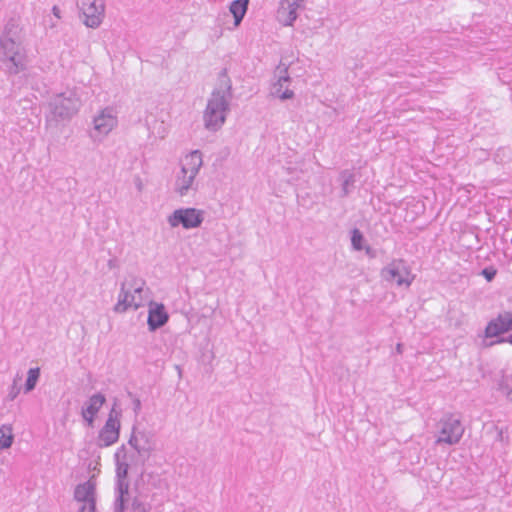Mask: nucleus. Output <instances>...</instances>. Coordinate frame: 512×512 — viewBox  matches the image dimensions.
Listing matches in <instances>:
<instances>
[{"mask_svg": "<svg viewBox=\"0 0 512 512\" xmlns=\"http://www.w3.org/2000/svg\"><path fill=\"white\" fill-rule=\"evenodd\" d=\"M109 131L110 130H88L87 134L94 142H100L107 136Z\"/></svg>", "mask_w": 512, "mask_h": 512, "instance_id": "nucleus-24", "label": "nucleus"}, {"mask_svg": "<svg viewBox=\"0 0 512 512\" xmlns=\"http://www.w3.org/2000/svg\"><path fill=\"white\" fill-rule=\"evenodd\" d=\"M389 132L391 133V136H392V137H395L394 130L386 129V130H384V131L381 133L380 138H381V139H384V136H386V137H390V135H388V134H389Z\"/></svg>", "mask_w": 512, "mask_h": 512, "instance_id": "nucleus-36", "label": "nucleus"}, {"mask_svg": "<svg viewBox=\"0 0 512 512\" xmlns=\"http://www.w3.org/2000/svg\"><path fill=\"white\" fill-rule=\"evenodd\" d=\"M339 181L341 183L340 197L345 198L355 188L357 175L353 170L345 169L340 172Z\"/></svg>", "mask_w": 512, "mask_h": 512, "instance_id": "nucleus-14", "label": "nucleus"}, {"mask_svg": "<svg viewBox=\"0 0 512 512\" xmlns=\"http://www.w3.org/2000/svg\"><path fill=\"white\" fill-rule=\"evenodd\" d=\"M116 499L114 502V512H125L126 503L129 495V482L127 480H116Z\"/></svg>", "mask_w": 512, "mask_h": 512, "instance_id": "nucleus-13", "label": "nucleus"}, {"mask_svg": "<svg viewBox=\"0 0 512 512\" xmlns=\"http://www.w3.org/2000/svg\"><path fill=\"white\" fill-rule=\"evenodd\" d=\"M96 483L89 479L84 483H80L74 490V499L78 502L88 503L90 512H96Z\"/></svg>", "mask_w": 512, "mask_h": 512, "instance_id": "nucleus-9", "label": "nucleus"}, {"mask_svg": "<svg viewBox=\"0 0 512 512\" xmlns=\"http://www.w3.org/2000/svg\"><path fill=\"white\" fill-rule=\"evenodd\" d=\"M506 397L509 401L512 402V388L507 391Z\"/></svg>", "mask_w": 512, "mask_h": 512, "instance_id": "nucleus-41", "label": "nucleus"}, {"mask_svg": "<svg viewBox=\"0 0 512 512\" xmlns=\"http://www.w3.org/2000/svg\"><path fill=\"white\" fill-rule=\"evenodd\" d=\"M227 103L223 96L216 94L210 99L204 119L207 128L222 126L225 122Z\"/></svg>", "mask_w": 512, "mask_h": 512, "instance_id": "nucleus-4", "label": "nucleus"}, {"mask_svg": "<svg viewBox=\"0 0 512 512\" xmlns=\"http://www.w3.org/2000/svg\"><path fill=\"white\" fill-rule=\"evenodd\" d=\"M131 508L133 512H149L151 510V505L135 497L132 501Z\"/></svg>", "mask_w": 512, "mask_h": 512, "instance_id": "nucleus-23", "label": "nucleus"}, {"mask_svg": "<svg viewBox=\"0 0 512 512\" xmlns=\"http://www.w3.org/2000/svg\"><path fill=\"white\" fill-rule=\"evenodd\" d=\"M293 96V92L291 90H286L281 96V99H289Z\"/></svg>", "mask_w": 512, "mask_h": 512, "instance_id": "nucleus-37", "label": "nucleus"}, {"mask_svg": "<svg viewBox=\"0 0 512 512\" xmlns=\"http://www.w3.org/2000/svg\"><path fill=\"white\" fill-rule=\"evenodd\" d=\"M512 330V313L499 314L495 319L488 322L484 335L486 338L498 337Z\"/></svg>", "mask_w": 512, "mask_h": 512, "instance_id": "nucleus-8", "label": "nucleus"}, {"mask_svg": "<svg viewBox=\"0 0 512 512\" xmlns=\"http://www.w3.org/2000/svg\"><path fill=\"white\" fill-rule=\"evenodd\" d=\"M505 151H506V150H505L504 148H500V149H498V151H497V153H496V157H497V158H499L501 153L505 154Z\"/></svg>", "mask_w": 512, "mask_h": 512, "instance_id": "nucleus-42", "label": "nucleus"}, {"mask_svg": "<svg viewBox=\"0 0 512 512\" xmlns=\"http://www.w3.org/2000/svg\"><path fill=\"white\" fill-rule=\"evenodd\" d=\"M169 321V314L163 303L150 301L148 305L147 325L150 332H155Z\"/></svg>", "mask_w": 512, "mask_h": 512, "instance_id": "nucleus-6", "label": "nucleus"}, {"mask_svg": "<svg viewBox=\"0 0 512 512\" xmlns=\"http://www.w3.org/2000/svg\"><path fill=\"white\" fill-rule=\"evenodd\" d=\"M248 1L249 0H235L230 6V12L234 16L236 26L239 25L246 13Z\"/></svg>", "mask_w": 512, "mask_h": 512, "instance_id": "nucleus-18", "label": "nucleus"}, {"mask_svg": "<svg viewBox=\"0 0 512 512\" xmlns=\"http://www.w3.org/2000/svg\"><path fill=\"white\" fill-rule=\"evenodd\" d=\"M503 439H504V438H503V430H502V429H500V430L498 431V433H497V440H498V441H503Z\"/></svg>", "mask_w": 512, "mask_h": 512, "instance_id": "nucleus-40", "label": "nucleus"}, {"mask_svg": "<svg viewBox=\"0 0 512 512\" xmlns=\"http://www.w3.org/2000/svg\"><path fill=\"white\" fill-rule=\"evenodd\" d=\"M12 426L9 424H3L0 427V450L8 449L12 446L14 435Z\"/></svg>", "mask_w": 512, "mask_h": 512, "instance_id": "nucleus-17", "label": "nucleus"}, {"mask_svg": "<svg viewBox=\"0 0 512 512\" xmlns=\"http://www.w3.org/2000/svg\"><path fill=\"white\" fill-rule=\"evenodd\" d=\"M138 439L140 441V449H138V454L141 458H143V462L149 459L152 451L155 449V439L154 434L151 431L141 430L138 431Z\"/></svg>", "mask_w": 512, "mask_h": 512, "instance_id": "nucleus-12", "label": "nucleus"}, {"mask_svg": "<svg viewBox=\"0 0 512 512\" xmlns=\"http://www.w3.org/2000/svg\"><path fill=\"white\" fill-rule=\"evenodd\" d=\"M176 368L178 369V371H179V374H181V369H180V366H176Z\"/></svg>", "mask_w": 512, "mask_h": 512, "instance_id": "nucleus-46", "label": "nucleus"}, {"mask_svg": "<svg viewBox=\"0 0 512 512\" xmlns=\"http://www.w3.org/2000/svg\"><path fill=\"white\" fill-rule=\"evenodd\" d=\"M203 165L202 153L200 150H193L186 155L184 162L181 166V174H192L197 176L200 168Z\"/></svg>", "mask_w": 512, "mask_h": 512, "instance_id": "nucleus-10", "label": "nucleus"}, {"mask_svg": "<svg viewBox=\"0 0 512 512\" xmlns=\"http://www.w3.org/2000/svg\"><path fill=\"white\" fill-rule=\"evenodd\" d=\"M497 274V269L494 266H487L483 268L480 272V275L483 276L487 282H491L494 280Z\"/></svg>", "mask_w": 512, "mask_h": 512, "instance_id": "nucleus-25", "label": "nucleus"}, {"mask_svg": "<svg viewBox=\"0 0 512 512\" xmlns=\"http://www.w3.org/2000/svg\"><path fill=\"white\" fill-rule=\"evenodd\" d=\"M381 277L388 282H395L397 286L405 287H409L415 279L410 266L403 259H393L381 269Z\"/></svg>", "mask_w": 512, "mask_h": 512, "instance_id": "nucleus-1", "label": "nucleus"}, {"mask_svg": "<svg viewBox=\"0 0 512 512\" xmlns=\"http://www.w3.org/2000/svg\"><path fill=\"white\" fill-rule=\"evenodd\" d=\"M120 429V421H114V419L108 417L104 426L98 433L96 440L97 447L104 448L116 443L119 440Z\"/></svg>", "mask_w": 512, "mask_h": 512, "instance_id": "nucleus-5", "label": "nucleus"}, {"mask_svg": "<svg viewBox=\"0 0 512 512\" xmlns=\"http://www.w3.org/2000/svg\"><path fill=\"white\" fill-rule=\"evenodd\" d=\"M116 119L110 111H104L97 120L95 128L100 129L104 126H114Z\"/></svg>", "mask_w": 512, "mask_h": 512, "instance_id": "nucleus-21", "label": "nucleus"}, {"mask_svg": "<svg viewBox=\"0 0 512 512\" xmlns=\"http://www.w3.org/2000/svg\"><path fill=\"white\" fill-rule=\"evenodd\" d=\"M136 430H137V428L134 425L132 427V432H131L130 438L128 440V444L138 452V449H140L139 447L141 445H140V441L138 439V431H136Z\"/></svg>", "mask_w": 512, "mask_h": 512, "instance_id": "nucleus-26", "label": "nucleus"}, {"mask_svg": "<svg viewBox=\"0 0 512 512\" xmlns=\"http://www.w3.org/2000/svg\"><path fill=\"white\" fill-rule=\"evenodd\" d=\"M81 415L83 417V419L87 422V425L89 427H93V424H94V419L96 417V415L94 414H86L85 411H81Z\"/></svg>", "mask_w": 512, "mask_h": 512, "instance_id": "nucleus-31", "label": "nucleus"}, {"mask_svg": "<svg viewBox=\"0 0 512 512\" xmlns=\"http://www.w3.org/2000/svg\"><path fill=\"white\" fill-rule=\"evenodd\" d=\"M505 342H508V343L512 344V334L509 335L508 337H500L496 341L492 342L490 345L499 344V343H505Z\"/></svg>", "mask_w": 512, "mask_h": 512, "instance_id": "nucleus-33", "label": "nucleus"}, {"mask_svg": "<svg viewBox=\"0 0 512 512\" xmlns=\"http://www.w3.org/2000/svg\"><path fill=\"white\" fill-rule=\"evenodd\" d=\"M144 281L134 278L132 283L129 284V289H133L135 293H141L143 290Z\"/></svg>", "mask_w": 512, "mask_h": 512, "instance_id": "nucleus-27", "label": "nucleus"}, {"mask_svg": "<svg viewBox=\"0 0 512 512\" xmlns=\"http://www.w3.org/2000/svg\"><path fill=\"white\" fill-rule=\"evenodd\" d=\"M204 221V211L193 207L176 209L168 216L172 228L182 226L189 230L199 228Z\"/></svg>", "mask_w": 512, "mask_h": 512, "instance_id": "nucleus-2", "label": "nucleus"}, {"mask_svg": "<svg viewBox=\"0 0 512 512\" xmlns=\"http://www.w3.org/2000/svg\"><path fill=\"white\" fill-rule=\"evenodd\" d=\"M53 12H54L55 16L60 17L59 16V9L57 7L53 8Z\"/></svg>", "mask_w": 512, "mask_h": 512, "instance_id": "nucleus-43", "label": "nucleus"}, {"mask_svg": "<svg viewBox=\"0 0 512 512\" xmlns=\"http://www.w3.org/2000/svg\"><path fill=\"white\" fill-rule=\"evenodd\" d=\"M105 402V395L98 392L89 397L87 401V406L83 407L82 410L85 411L86 414L97 415L101 407L105 404Z\"/></svg>", "mask_w": 512, "mask_h": 512, "instance_id": "nucleus-16", "label": "nucleus"}, {"mask_svg": "<svg viewBox=\"0 0 512 512\" xmlns=\"http://www.w3.org/2000/svg\"><path fill=\"white\" fill-rule=\"evenodd\" d=\"M129 465L126 462H116V480H127Z\"/></svg>", "mask_w": 512, "mask_h": 512, "instance_id": "nucleus-22", "label": "nucleus"}, {"mask_svg": "<svg viewBox=\"0 0 512 512\" xmlns=\"http://www.w3.org/2000/svg\"><path fill=\"white\" fill-rule=\"evenodd\" d=\"M129 397L133 400V411L135 414H138L141 410V401L139 398L135 397L131 392H128Z\"/></svg>", "mask_w": 512, "mask_h": 512, "instance_id": "nucleus-29", "label": "nucleus"}, {"mask_svg": "<svg viewBox=\"0 0 512 512\" xmlns=\"http://www.w3.org/2000/svg\"><path fill=\"white\" fill-rule=\"evenodd\" d=\"M403 349H404L403 344L398 343V344L396 345V352H397L398 354H402V353H403Z\"/></svg>", "mask_w": 512, "mask_h": 512, "instance_id": "nucleus-38", "label": "nucleus"}, {"mask_svg": "<svg viewBox=\"0 0 512 512\" xmlns=\"http://www.w3.org/2000/svg\"><path fill=\"white\" fill-rule=\"evenodd\" d=\"M78 512H90V508H88V507L84 504V505H82V506L79 508Z\"/></svg>", "mask_w": 512, "mask_h": 512, "instance_id": "nucleus-39", "label": "nucleus"}, {"mask_svg": "<svg viewBox=\"0 0 512 512\" xmlns=\"http://www.w3.org/2000/svg\"><path fill=\"white\" fill-rule=\"evenodd\" d=\"M146 476H147L148 478H153V474H152V473H148Z\"/></svg>", "mask_w": 512, "mask_h": 512, "instance_id": "nucleus-45", "label": "nucleus"}, {"mask_svg": "<svg viewBox=\"0 0 512 512\" xmlns=\"http://www.w3.org/2000/svg\"><path fill=\"white\" fill-rule=\"evenodd\" d=\"M40 368L34 367L30 368L27 372V378L24 384V393L27 394L33 391L37 385V382L40 378Z\"/></svg>", "mask_w": 512, "mask_h": 512, "instance_id": "nucleus-19", "label": "nucleus"}, {"mask_svg": "<svg viewBox=\"0 0 512 512\" xmlns=\"http://www.w3.org/2000/svg\"><path fill=\"white\" fill-rule=\"evenodd\" d=\"M464 427L459 418L452 414L445 415L440 421V436L437 443H446L448 445L457 444L462 438Z\"/></svg>", "mask_w": 512, "mask_h": 512, "instance_id": "nucleus-3", "label": "nucleus"}, {"mask_svg": "<svg viewBox=\"0 0 512 512\" xmlns=\"http://www.w3.org/2000/svg\"><path fill=\"white\" fill-rule=\"evenodd\" d=\"M20 392V388L16 385V382L14 381L13 385L10 388L8 397L10 400H14Z\"/></svg>", "mask_w": 512, "mask_h": 512, "instance_id": "nucleus-30", "label": "nucleus"}, {"mask_svg": "<svg viewBox=\"0 0 512 512\" xmlns=\"http://www.w3.org/2000/svg\"><path fill=\"white\" fill-rule=\"evenodd\" d=\"M117 407V400L115 399L114 404L108 414V417H111L114 419V421H120V417L122 416V411L119 409H116Z\"/></svg>", "mask_w": 512, "mask_h": 512, "instance_id": "nucleus-28", "label": "nucleus"}, {"mask_svg": "<svg viewBox=\"0 0 512 512\" xmlns=\"http://www.w3.org/2000/svg\"><path fill=\"white\" fill-rule=\"evenodd\" d=\"M79 3L86 25L90 27L99 25L104 11L102 0H80Z\"/></svg>", "mask_w": 512, "mask_h": 512, "instance_id": "nucleus-7", "label": "nucleus"}, {"mask_svg": "<svg viewBox=\"0 0 512 512\" xmlns=\"http://www.w3.org/2000/svg\"><path fill=\"white\" fill-rule=\"evenodd\" d=\"M364 250L366 255L369 256L370 258H374L376 256L375 250L372 247L366 246L364 247Z\"/></svg>", "mask_w": 512, "mask_h": 512, "instance_id": "nucleus-35", "label": "nucleus"}, {"mask_svg": "<svg viewBox=\"0 0 512 512\" xmlns=\"http://www.w3.org/2000/svg\"><path fill=\"white\" fill-rule=\"evenodd\" d=\"M134 183H135V186H136L137 190L139 192H141L143 190V183H142V180H141V178L139 176H135Z\"/></svg>", "mask_w": 512, "mask_h": 512, "instance_id": "nucleus-34", "label": "nucleus"}, {"mask_svg": "<svg viewBox=\"0 0 512 512\" xmlns=\"http://www.w3.org/2000/svg\"><path fill=\"white\" fill-rule=\"evenodd\" d=\"M126 285V282L121 284L118 302L114 306V311L117 313H124L130 307H134V309L140 307V304L134 303V295L131 294L130 289H126Z\"/></svg>", "mask_w": 512, "mask_h": 512, "instance_id": "nucleus-11", "label": "nucleus"}, {"mask_svg": "<svg viewBox=\"0 0 512 512\" xmlns=\"http://www.w3.org/2000/svg\"><path fill=\"white\" fill-rule=\"evenodd\" d=\"M108 266H109L110 268L114 267V260H109V261H108Z\"/></svg>", "mask_w": 512, "mask_h": 512, "instance_id": "nucleus-44", "label": "nucleus"}, {"mask_svg": "<svg viewBox=\"0 0 512 512\" xmlns=\"http://www.w3.org/2000/svg\"><path fill=\"white\" fill-rule=\"evenodd\" d=\"M195 175L192 174H181L177 176L175 181V191L180 196L187 195L190 189L197 190V187H194Z\"/></svg>", "mask_w": 512, "mask_h": 512, "instance_id": "nucleus-15", "label": "nucleus"}, {"mask_svg": "<svg viewBox=\"0 0 512 512\" xmlns=\"http://www.w3.org/2000/svg\"><path fill=\"white\" fill-rule=\"evenodd\" d=\"M351 234V246L356 251H361L364 249V235L358 228H353L350 231Z\"/></svg>", "mask_w": 512, "mask_h": 512, "instance_id": "nucleus-20", "label": "nucleus"}, {"mask_svg": "<svg viewBox=\"0 0 512 512\" xmlns=\"http://www.w3.org/2000/svg\"><path fill=\"white\" fill-rule=\"evenodd\" d=\"M120 457L125 458L126 457V447L123 444L121 447H119L114 455L115 462L120 461Z\"/></svg>", "mask_w": 512, "mask_h": 512, "instance_id": "nucleus-32", "label": "nucleus"}]
</instances>
